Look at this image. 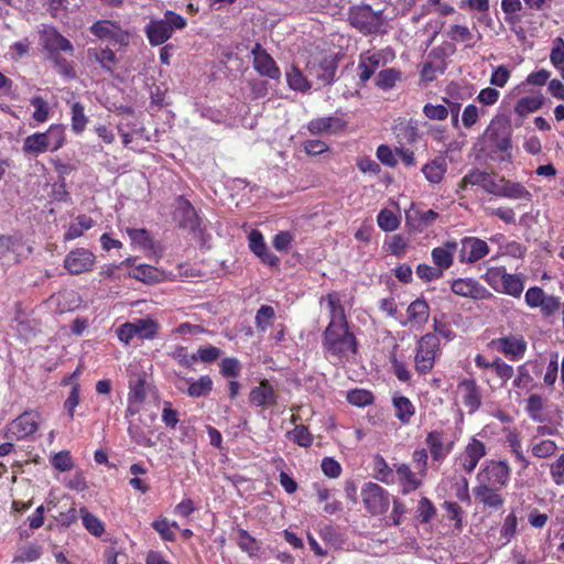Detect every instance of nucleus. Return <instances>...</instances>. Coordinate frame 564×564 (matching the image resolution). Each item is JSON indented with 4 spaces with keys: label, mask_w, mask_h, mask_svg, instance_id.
<instances>
[{
    "label": "nucleus",
    "mask_w": 564,
    "mask_h": 564,
    "mask_svg": "<svg viewBox=\"0 0 564 564\" xmlns=\"http://www.w3.org/2000/svg\"><path fill=\"white\" fill-rule=\"evenodd\" d=\"M39 427V415L34 412L25 411L15 420H13L4 436L7 438H25L36 432Z\"/></svg>",
    "instance_id": "1a4fd4ad"
},
{
    "label": "nucleus",
    "mask_w": 564,
    "mask_h": 564,
    "mask_svg": "<svg viewBox=\"0 0 564 564\" xmlns=\"http://www.w3.org/2000/svg\"><path fill=\"white\" fill-rule=\"evenodd\" d=\"M498 349L507 358L518 360L523 357L527 343L521 335H509L499 339Z\"/></svg>",
    "instance_id": "f3484780"
},
{
    "label": "nucleus",
    "mask_w": 564,
    "mask_h": 564,
    "mask_svg": "<svg viewBox=\"0 0 564 564\" xmlns=\"http://www.w3.org/2000/svg\"><path fill=\"white\" fill-rule=\"evenodd\" d=\"M249 402L254 406L275 405L278 393L268 379H262L259 386L253 387L249 393Z\"/></svg>",
    "instance_id": "4468645a"
},
{
    "label": "nucleus",
    "mask_w": 564,
    "mask_h": 564,
    "mask_svg": "<svg viewBox=\"0 0 564 564\" xmlns=\"http://www.w3.org/2000/svg\"><path fill=\"white\" fill-rule=\"evenodd\" d=\"M319 536L322 540L334 546V547H341L345 543V539L343 534L334 527L332 525H325L319 530Z\"/></svg>",
    "instance_id": "603ef678"
},
{
    "label": "nucleus",
    "mask_w": 564,
    "mask_h": 564,
    "mask_svg": "<svg viewBox=\"0 0 564 564\" xmlns=\"http://www.w3.org/2000/svg\"><path fill=\"white\" fill-rule=\"evenodd\" d=\"M145 378L143 376L137 375L132 376L129 380V402L130 403H141L147 398L145 392Z\"/></svg>",
    "instance_id": "2f4dec72"
},
{
    "label": "nucleus",
    "mask_w": 564,
    "mask_h": 564,
    "mask_svg": "<svg viewBox=\"0 0 564 564\" xmlns=\"http://www.w3.org/2000/svg\"><path fill=\"white\" fill-rule=\"evenodd\" d=\"M468 184L478 186L484 193L494 194V176L487 172L471 171L460 182L463 188H466Z\"/></svg>",
    "instance_id": "412c9836"
},
{
    "label": "nucleus",
    "mask_w": 564,
    "mask_h": 564,
    "mask_svg": "<svg viewBox=\"0 0 564 564\" xmlns=\"http://www.w3.org/2000/svg\"><path fill=\"white\" fill-rule=\"evenodd\" d=\"M475 148L486 156H490L494 152V119L490 121L482 135L478 138Z\"/></svg>",
    "instance_id": "c03bdc74"
},
{
    "label": "nucleus",
    "mask_w": 564,
    "mask_h": 564,
    "mask_svg": "<svg viewBox=\"0 0 564 564\" xmlns=\"http://www.w3.org/2000/svg\"><path fill=\"white\" fill-rule=\"evenodd\" d=\"M127 234L129 235V237L133 243L139 245L143 249H149L152 247V239L147 229L128 228Z\"/></svg>",
    "instance_id": "338daca9"
},
{
    "label": "nucleus",
    "mask_w": 564,
    "mask_h": 564,
    "mask_svg": "<svg viewBox=\"0 0 564 564\" xmlns=\"http://www.w3.org/2000/svg\"><path fill=\"white\" fill-rule=\"evenodd\" d=\"M435 516L436 508L434 503L427 497H422L417 503L416 518L425 524L430 523Z\"/></svg>",
    "instance_id": "8fccbe9b"
},
{
    "label": "nucleus",
    "mask_w": 564,
    "mask_h": 564,
    "mask_svg": "<svg viewBox=\"0 0 564 564\" xmlns=\"http://www.w3.org/2000/svg\"><path fill=\"white\" fill-rule=\"evenodd\" d=\"M22 150L25 155L31 154L37 156L39 154L48 151L47 138L44 137L43 132H35L28 135L23 141Z\"/></svg>",
    "instance_id": "393cba45"
},
{
    "label": "nucleus",
    "mask_w": 564,
    "mask_h": 564,
    "mask_svg": "<svg viewBox=\"0 0 564 564\" xmlns=\"http://www.w3.org/2000/svg\"><path fill=\"white\" fill-rule=\"evenodd\" d=\"M213 390V380L209 376H202L198 380L192 382L187 389V394L192 398L207 397Z\"/></svg>",
    "instance_id": "79ce46f5"
},
{
    "label": "nucleus",
    "mask_w": 564,
    "mask_h": 564,
    "mask_svg": "<svg viewBox=\"0 0 564 564\" xmlns=\"http://www.w3.org/2000/svg\"><path fill=\"white\" fill-rule=\"evenodd\" d=\"M349 23L364 34L377 33L382 25V12H375L370 6L351 7L348 14Z\"/></svg>",
    "instance_id": "39448f33"
},
{
    "label": "nucleus",
    "mask_w": 564,
    "mask_h": 564,
    "mask_svg": "<svg viewBox=\"0 0 564 564\" xmlns=\"http://www.w3.org/2000/svg\"><path fill=\"white\" fill-rule=\"evenodd\" d=\"M502 292L513 296L520 297L524 289V280L519 274L502 273L501 274Z\"/></svg>",
    "instance_id": "bb28decb"
},
{
    "label": "nucleus",
    "mask_w": 564,
    "mask_h": 564,
    "mask_svg": "<svg viewBox=\"0 0 564 564\" xmlns=\"http://www.w3.org/2000/svg\"><path fill=\"white\" fill-rule=\"evenodd\" d=\"M30 102L35 108L33 119L37 122H45L50 115V107L46 100L41 96H34L31 98Z\"/></svg>",
    "instance_id": "052dcab7"
},
{
    "label": "nucleus",
    "mask_w": 564,
    "mask_h": 564,
    "mask_svg": "<svg viewBox=\"0 0 564 564\" xmlns=\"http://www.w3.org/2000/svg\"><path fill=\"white\" fill-rule=\"evenodd\" d=\"M251 54L253 56V68L256 69V72H258L261 76L271 79L280 78L281 72L275 61L262 47L260 43H256V45L251 50Z\"/></svg>",
    "instance_id": "9d476101"
},
{
    "label": "nucleus",
    "mask_w": 564,
    "mask_h": 564,
    "mask_svg": "<svg viewBox=\"0 0 564 564\" xmlns=\"http://www.w3.org/2000/svg\"><path fill=\"white\" fill-rule=\"evenodd\" d=\"M446 161L444 158H436L431 162L426 163L422 167V173L430 183L437 184L442 181L444 173L446 172Z\"/></svg>",
    "instance_id": "a878e982"
},
{
    "label": "nucleus",
    "mask_w": 564,
    "mask_h": 564,
    "mask_svg": "<svg viewBox=\"0 0 564 564\" xmlns=\"http://www.w3.org/2000/svg\"><path fill=\"white\" fill-rule=\"evenodd\" d=\"M393 405L395 408V416L403 423H409L414 414V406L411 401L403 397H394Z\"/></svg>",
    "instance_id": "f704fd0d"
},
{
    "label": "nucleus",
    "mask_w": 564,
    "mask_h": 564,
    "mask_svg": "<svg viewBox=\"0 0 564 564\" xmlns=\"http://www.w3.org/2000/svg\"><path fill=\"white\" fill-rule=\"evenodd\" d=\"M95 221L87 215L76 217V223L72 224L65 234V239L70 240L80 237L84 230H88L94 226Z\"/></svg>",
    "instance_id": "a19ab883"
},
{
    "label": "nucleus",
    "mask_w": 564,
    "mask_h": 564,
    "mask_svg": "<svg viewBox=\"0 0 564 564\" xmlns=\"http://www.w3.org/2000/svg\"><path fill=\"white\" fill-rule=\"evenodd\" d=\"M458 391L463 394V402L469 408V412L480 406V392L473 379H465L458 384Z\"/></svg>",
    "instance_id": "5701e85b"
},
{
    "label": "nucleus",
    "mask_w": 564,
    "mask_h": 564,
    "mask_svg": "<svg viewBox=\"0 0 564 564\" xmlns=\"http://www.w3.org/2000/svg\"><path fill=\"white\" fill-rule=\"evenodd\" d=\"M543 410V400L538 394H532L529 397L527 402V411L531 419L535 422H544L546 419L542 413Z\"/></svg>",
    "instance_id": "4d7b16f0"
},
{
    "label": "nucleus",
    "mask_w": 564,
    "mask_h": 564,
    "mask_svg": "<svg viewBox=\"0 0 564 564\" xmlns=\"http://www.w3.org/2000/svg\"><path fill=\"white\" fill-rule=\"evenodd\" d=\"M440 350V339L436 334L427 333L417 341L414 357L415 370L425 375L430 372L435 362L436 352Z\"/></svg>",
    "instance_id": "423d86ee"
},
{
    "label": "nucleus",
    "mask_w": 564,
    "mask_h": 564,
    "mask_svg": "<svg viewBox=\"0 0 564 564\" xmlns=\"http://www.w3.org/2000/svg\"><path fill=\"white\" fill-rule=\"evenodd\" d=\"M476 502L494 507V487L489 485H477L474 489Z\"/></svg>",
    "instance_id": "69168bd1"
},
{
    "label": "nucleus",
    "mask_w": 564,
    "mask_h": 564,
    "mask_svg": "<svg viewBox=\"0 0 564 564\" xmlns=\"http://www.w3.org/2000/svg\"><path fill=\"white\" fill-rule=\"evenodd\" d=\"M290 440L302 447H310L313 443V435L305 425H296L292 432L288 433Z\"/></svg>",
    "instance_id": "3c124183"
},
{
    "label": "nucleus",
    "mask_w": 564,
    "mask_h": 564,
    "mask_svg": "<svg viewBox=\"0 0 564 564\" xmlns=\"http://www.w3.org/2000/svg\"><path fill=\"white\" fill-rule=\"evenodd\" d=\"M116 30H119L118 23L109 20L97 21L89 29L90 33L100 40H111Z\"/></svg>",
    "instance_id": "c9c22d12"
},
{
    "label": "nucleus",
    "mask_w": 564,
    "mask_h": 564,
    "mask_svg": "<svg viewBox=\"0 0 564 564\" xmlns=\"http://www.w3.org/2000/svg\"><path fill=\"white\" fill-rule=\"evenodd\" d=\"M88 56L95 58V61L98 62L105 70L112 73L111 65L115 64L117 61L113 51H111L110 48H89Z\"/></svg>",
    "instance_id": "e433bc0d"
},
{
    "label": "nucleus",
    "mask_w": 564,
    "mask_h": 564,
    "mask_svg": "<svg viewBox=\"0 0 564 564\" xmlns=\"http://www.w3.org/2000/svg\"><path fill=\"white\" fill-rule=\"evenodd\" d=\"M23 238L20 235H0V256L12 252L18 253L23 247Z\"/></svg>",
    "instance_id": "37998d69"
},
{
    "label": "nucleus",
    "mask_w": 564,
    "mask_h": 564,
    "mask_svg": "<svg viewBox=\"0 0 564 564\" xmlns=\"http://www.w3.org/2000/svg\"><path fill=\"white\" fill-rule=\"evenodd\" d=\"M323 349L338 359L349 360L358 351V341L349 330L346 317L343 321L330 319L323 333Z\"/></svg>",
    "instance_id": "f257e3e1"
},
{
    "label": "nucleus",
    "mask_w": 564,
    "mask_h": 564,
    "mask_svg": "<svg viewBox=\"0 0 564 564\" xmlns=\"http://www.w3.org/2000/svg\"><path fill=\"white\" fill-rule=\"evenodd\" d=\"M485 455V445L478 440H473L466 447L460 457V464L467 473H471L477 466L479 459Z\"/></svg>",
    "instance_id": "aec40b11"
},
{
    "label": "nucleus",
    "mask_w": 564,
    "mask_h": 564,
    "mask_svg": "<svg viewBox=\"0 0 564 564\" xmlns=\"http://www.w3.org/2000/svg\"><path fill=\"white\" fill-rule=\"evenodd\" d=\"M52 465L59 471H68L74 467L72 455L68 451H61L52 457Z\"/></svg>",
    "instance_id": "774afa93"
},
{
    "label": "nucleus",
    "mask_w": 564,
    "mask_h": 564,
    "mask_svg": "<svg viewBox=\"0 0 564 564\" xmlns=\"http://www.w3.org/2000/svg\"><path fill=\"white\" fill-rule=\"evenodd\" d=\"M377 223H378V226L383 230V231H393L395 230L399 225H400V220L399 218L395 216V214L390 210V209H382L379 214H378V217H377Z\"/></svg>",
    "instance_id": "5fc2aeb1"
},
{
    "label": "nucleus",
    "mask_w": 564,
    "mask_h": 564,
    "mask_svg": "<svg viewBox=\"0 0 564 564\" xmlns=\"http://www.w3.org/2000/svg\"><path fill=\"white\" fill-rule=\"evenodd\" d=\"M286 80L291 89L301 93H305L312 87L311 83L303 75L302 70L295 65H291L290 69L286 72Z\"/></svg>",
    "instance_id": "c85d7f7f"
},
{
    "label": "nucleus",
    "mask_w": 564,
    "mask_h": 564,
    "mask_svg": "<svg viewBox=\"0 0 564 564\" xmlns=\"http://www.w3.org/2000/svg\"><path fill=\"white\" fill-rule=\"evenodd\" d=\"M346 121L339 117H322L308 122L307 129L312 134L337 133L344 130Z\"/></svg>",
    "instance_id": "a211bd4d"
},
{
    "label": "nucleus",
    "mask_w": 564,
    "mask_h": 564,
    "mask_svg": "<svg viewBox=\"0 0 564 564\" xmlns=\"http://www.w3.org/2000/svg\"><path fill=\"white\" fill-rule=\"evenodd\" d=\"M425 442L429 446L433 462L441 463L451 453L453 443L445 442V434L442 431H432L427 434Z\"/></svg>",
    "instance_id": "2eb2a0df"
},
{
    "label": "nucleus",
    "mask_w": 564,
    "mask_h": 564,
    "mask_svg": "<svg viewBox=\"0 0 564 564\" xmlns=\"http://www.w3.org/2000/svg\"><path fill=\"white\" fill-rule=\"evenodd\" d=\"M496 196L507 197L509 199H531V193L520 183L500 178L496 182Z\"/></svg>",
    "instance_id": "6ab92c4d"
},
{
    "label": "nucleus",
    "mask_w": 564,
    "mask_h": 564,
    "mask_svg": "<svg viewBox=\"0 0 564 564\" xmlns=\"http://www.w3.org/2000/svg\"><path fill=\"white\" fill-rule=\"evenodd\" d=\"M339 57L336 54H324L311 57L306 65L307 74L315 77L323 86H329L335 82Z\"/></svg>",
    "instance_id": "20e7f679"
},
{
    "label": "nucleus",
    "mask_w": 564,
    "mask_h": 564,
    "mask_svg": "<svg viewBox=\"0 0 564 564\" xmlns=\"http://www.w3.org/2000/svg\"><path fill=\"white\" fill-rule=\"evenodd\" d=\"M137 336L141 339H152L158 333L159 325L152 318H137L133 322Z\"/></svg>",
    "instance_id": "473e14b6"
},
{
    "label": "nucleus",
    "mask_w": 564,
    "mask_h": 564,
    "mask_svg": "<svg viewBox=\"0 0 564 564\" xmlns=\"http://www.w3.org/2000/svg\"><path fill=\"white\" fill-rule=\"evenodd\" d=\"M557 446L554 441L551 440H540L538 436L532 441L531 451L532 454L538 458H547L554 455Z\"/></svg>",
    "instance_id": "ea45409f"
},
{
    "label": "nucleus",
    "mask_w": 564,
    "mask_h": 564,
    "mask_svg": "<svg viewBox=\"0 0 564 564\" xmlns=\"http://www.w3.org/2000/svg\"><path fill=\"white\" fill-rule=\"evenodd\" d=\"M544 102V96L541 91H535L531 95L522 97L516 105L514 111L524 117L531 112L539 110Z\"/></svg>",
    "instance_id": "b1692460"
},
{
    "label": "nucleus",
    "mask_w": 564,
    "mask_h": 564,
    "mask_svg": "<svg viewBox=\"0 0 564 564\" xmlns=\"http://www.w3.org/2000/svg\"><path fill=\"white\" fill-rule=\"evenodd\" d=\"M220 373L225 378H236L240 375L241 365L237 358L228 357L220 362Z\"/></svg>",
    "instance_id": "0e129e2a"
},
{
    "label": "nucleus",
    "mask_w": 564,
    "mask_h": 564,
    "mask_svg": "<svg viewBox=\"0 0 564 564\" xmlns=\"http://www.w3.org/2000/svg\"><path fill=\"white\" fill-rule=\"evenodd\" d=\"M409 321L419 325L427 322L430 307L425 300L416 299L408 307Z\"/></svg>",
    "instance_id": "cd10ccee"
},
{
    "label": "nucleus",
    "mask_w": 564,
    "mask_h": 564,
    "mask_svg": "<svg viewBox=\"0 0 564 564\" xmlns=\"http://www.w3.org/2000/svg\"><path fill=\"white\" fill-rule=\"evenodd\" d=\"M41 41L45 51L50 56L59 54L58 52H67L73 54L74 46L69 40L63 36L55 28L47 26L41 31Z\"/></svg>",
    "instance_id": "f8f14e48"
},
{
    "label": "nucleus",
    "mask_w": 564,
    "mask_h": 564,
    "mask_svg": "<svg viewBox=\"0 0 564 564\" xmlns=\"http://www.w3.org/2000/svg\"><path fill=\"white\" fill-rule=\"evenodd\" d=\"M518 520L514 513H509L500 530V541L502 545L508 544L516 535Z\"/></svg>",
    "instance_id": "864d4df0"
},
{
    "label": "nucleus",
    "mask_w": 564,
    "mask_h": 564,
    "mask_svg": "<svg viewBox=\"0 0 564 564\" xmlns=\"http://www.w3.org/2000/svg\"><path fill=\"white\" fill-rule=\"evenodd\" d=\"M95 256L85 248L72 250L64 259V268L70 274H80L93 269Z\"/></svg>",
    "instance_id": "9b49d317"
},
{
    "label": "nucleus",
    "mask_w": 564,
    "mask_h": 564,
    "mask_svg": "<svg viewBox=\"0 0 564 564\" xmlns=\"http://www.w3.org/2000/svg\"><path fill=\"white\" fill-rule=\"evenodd\" d=\"M186 19L181 14L167 10L163 19H151L144 26V33L152 46H158L171 39L174 30L186 26Z\"/></svg>",
    "instance_id": "f03ea898"
},
{
    "label": "nucleus",
    "mask_w": 564,
    "mask_h": 564,
    "mask_svg": "<svg viewBox=\"0 0 564 564\" xmlns=\"http://www.w3.org/2000/svg\"><path fill=\"white\" fill-rule=\"evenodd\" d=\"M550 61L552 65L558 69L562 78L564 79V40L562 37H556L554 40Z\"/></svg>",
    "instance_id": "09e8293b"
},
{
    "label": "nucleus",
    "mask_w": 564,
    "mask_h": 564,
    "mask_svg": "<svg viewBox=\"0 0 564 564\" xmlns=\"http://www.w3.org/2000/svg\"><path fill=\"white\" fill-rule=\"evenodd\" d=\"M456 248L457 243L455 241H446L442 247L432 250L433 262L442 272L453 264Z\"/></svg>",
    "instance_id": "4be33fe9"
},
{
    "label": "nucleus",
    "mask_w": 564,
    "mask_h": 564,
    "mask_svg": "<svg viewBox=\"0 0 564 564\" xmlns=\"http://www.w3.org/2000/svg\"><path fill=\"white\" fill-rule=\"evenodd\" d=\"M446 62L427 61L421 70V77L426 82H433L436 74H444Z\"/></svg>",
    "instance_id": "13d9d810"
},
{
    "label": "nucleus",
    "mask_w": 564,
    "mask_h": 564,
    "mask_svg": "<svg viewBox=\"0 0 564 564\" xmlns=\"http://www.w3.org/2000/svg\"><path fill=\"white\" fill-rule=\"evenodd\" d=\"M172 217L180 229L188 230L193 235L202 234V219L195 207L183 195L175 198Z\"/></svg>",
    "instance_id": "7ed1b4c3"
},
{
    "label": "nucleus",
    "mask_w": 564,
    "mask_h": 564,
    "mask_svg": "<svg viewBox=\"0 0 564 564\" xmlns=\"http://www.w3.org/2000/svg\"><path fill=\"white\" fill-rule=\"evenodd\" d=\"M237 544L238 546L243 551L247 552L249 555H256L259 551V544L258 541L251 536L247 530L245 529H238L237 530Z\"/></svg>",
    "instance_id": "49530a36"
},
{
    "label": "nucleus",
    "mask_w": 564,
    "mask_h": 564,
    "mask_svg": "<svg viewBox=\"0 0 564 564\" xmlns=\"http://www.w3.org/2000/svg\"><path fill=\"white\" fill-rule=\"evenodd\" d=\"M274 308L270 305H262L256 314V326L258 330L265 332L274 318Z\"/></svg>",
    "instance_id": "6e6d98bb"
},
{
    "label": "nucleus",
    "mask_w": 564,
    "mask_h": 564,
    "mask_svg": "<svg viewBox=\"0 0 564 564\" xmlns=\"http://www.w3.org/2000/svg\"><path fill=\"white\" fill-rule=\"evenodd\" d=\"M525 304L530 308H540L545 317L554 315L561 308V300L555 295H547L541 288L531 286L524 295Z\"/></svg>",
    "instance_id": "6e6552de"
},
{
    "label": "nucleus",
    "mask_w": 564,
    "mask_h": 564,
    "mask_svg": "<svg viewBox=\"0 0 564 564\" xmlns=\"http://www.w3.org/2000/svg\"><path fill=\"white\" fill-rule=\"evenodd\" d=\"M361 498L366 510L372 516L383 514L388 511L389 492L376 482H366L361 488Z\"/></svg>",
    "instance_id": "0eeeda50"
},
{
    "label": "nucleus",
    "mask_w": 564,
    "mask_h": 564,
    "mask_svg": "<svg viewBox=\"0 0 564 564\" xmlns=\"http://www.w3.org/2000/svg\"><path fill=\"white\" fill-rule=\"evenodd\" d=\"M172 527L178 528L176 522H173L172 524H170L167 519H165V518L155 520L152 523V528L160 534V536L164 541H174L175 540L176 536H175L174 531L171 529Z\"/></svg>",
    "instance_id": "680f3d73"
},
{
    "label": "nucleus",
    "mask_w": 564,
    "mask_h": 564,
    "mask_svg": "<svg viewBox=\"0 0 564 564\" xmlns=\"http://www.w3.org/2000/svg\"><path fill=\"white\" fill-rule=\"evenodd\" d=\"M347 400L352 405L366 406L373 402V395L368 390L355 389L348 392Z\"/></svg>",
    "instance_id": "bf43d9fd"
},
{
    "label": "nucleus",
    "mask_w": 564,
    "mask_h": 564,
    "mask_svg": "<svg viewBox=\"0 0 564 564\" xmlns=\"http://www.w3.org/2000/svg\"><path fill=\"white\" fill-rule=\"evenodd\" d=\"M72 130L76 134H80L86 129L88 117L85 115V107L82 102L75 101L70 106Z\"/></svg>",
    "instance_id": "7c9ffc66"
},
{
    "label": "nucleus",
    "mask_w": 564,
    "mask_h": 564,
    "mask_svg": "<svg viewBox=\"0 0 564 564\" xmlns=\"http://www.w3.org/2000/svg\"><path fill=\"white\" fill-rule=\"evenodd\" d=\"M47 138V149L55 152L61 149L65 143V128L62 124H52L46 132H43Z\"/></svg>",
    "instance_id": "72a5a7b5"
},
{
    "label": "nucleus",
    "mask_w": 564,
    "mask_h": 564,
    "mask_svg": "<svg viewBox=\"0 0 564 564\" xmlns=\"http://www.w3.org/2000/svg\"><path fill=\"white\" fill-rule=\"evenodd\" d=\"M79 512L82 514L83 525L85 529L95 536H101L105 532L104 523L86 508H80Z\"/></svg>",
    "instance_id": "58836bf2"
},
{
    "label": "nucleus",
    "mask_w": 564,
    "mask_h": 564,
    "mask_svg": "<svg viewBox=\"0 0 564 564\" xmlns=\"http://www.w3.org/2000/svg\"><path fill=\"white\" fill-rule=\"evenodd\" d=\"M489 251L487 243L475 237H466L460 241L459 261L476 262Z\"/></svg>",
    "instance_id": "ddd939ff"
},
{
    "label": "nucleus",
    "mask_w": 564,
    "mask_h": 564,
    "mask_svg": "<svg viewBox=\"0 0 564 564\" xmlns=\"http://www.w3.org/2000/svg\"><path fill=\"white\" fill-rule=\"evenodd\" d=\"M437 217H438V214L435 213L433 209H429V210L412 209L406 214L408 221L417 219L420 221L419 226H424V227L430 226L432 223H434V220Z\"/></svg>",
    "instance_id": "e2e57ef3"
},
{
    "label": "nucleus",
    "mask_w": 564,
    "mask_h": 564,
    "mask_svg": "<svg viewBox=\"0 0 564 564\" xmlns=\"http://www.w3.org/2000/svg\"><path fill=\"white\" fill-rule=\"evenodd\" d=\"M50 58L53 61L54 67L59 75L67 79H75L77 77L73 62L67 61L61 54H54Z\"/></svg>",
    "instance_id": "de8ad7c7"
},
{
    "label": "nucleus",
    "mask_w": 564,
    "mask_h": 564,
    "mask_svg": "<svg viewBox=\"0 0 564 564\" xmlns=\"http://www.w3.org/2000/svg\"><path fill=\"white\" fill-rule=\"evenodd\" d=\"M394 467L400 480L405 481L411 486L410 489L404 488L402 490L404 495L408 494L410 490L417 489L422 486V480L416 478L415 474L406 464L394 465Z\"/></svg>",
    "instance_id": "a18cd8bd"
},
{
    "label": "nucleus",
    "mask_w": 564,
    "mask_h": 564,
    "mask_svg": "<svg viewBox=\"0 0 564 564\" xmlns=\"http://www.w3.org/2000/svg\"><path fill=\"white\" fill-rule=\"evenodd\" d=\"M402 73L395 68H386L375 77V85L382 90L392 89L395 83L401 80Z\"/></svg>",
    "instance_id": "c756f323"
},
{
    "label": "nucleus",
    "mask_w": 564,
    "mask_h": 564,
    "mask_svg": "<svg viewBox=\"0 0 564 564\" xmlns=\"http://www.w3.org/2000/svg\"><path fill=\"white\" fill-rule=\"evenodd\" d=\"M451 289L455 294L466 297L486 299L490 296V292L473 279L454 280Z\"/></svg>",
    "instance_id": "dca6fc26"
},
{
    "label": "nucleus",
    "mask_w": 564,
    "mask_h": 564,
    "mask_svg": "<svg viewBox=\"0 0 564 564\" xmlns=\"http://www.w3.org/2000/svg\"><path fill=\"white\" fill-rule=\"evenodd\" d=\"M499 163L501 169H508L512 164L511 142L509 138H502L496 142V164Z\"/></svg>",
    "instance_id": "4c0bfd02"
}]
</instances>
